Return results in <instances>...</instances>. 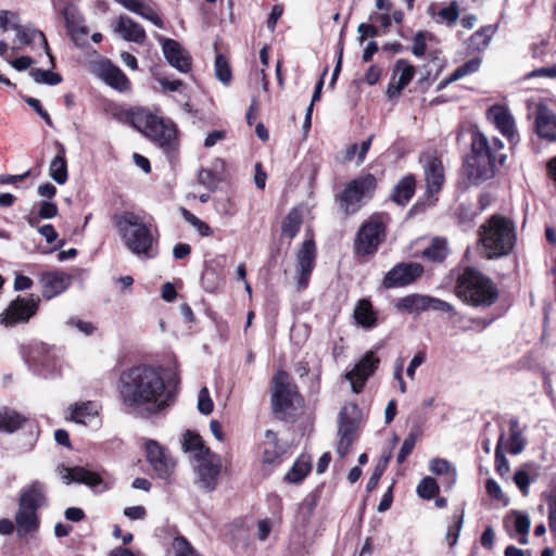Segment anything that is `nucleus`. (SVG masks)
Instances as JSON below:
<instances>
[{
	"mask_svg": "<svg viewBox=\"0 0 556 556\" xmlns=\"http://www.w3.org/2000/svg\"><path fill=\"white\" fill-rule=\"evenodd\" d=\"M302 222L303 217L300 210L292 208L282 222V235L289 237L290 239L294 238L300 230Z\"/></svg>",
	"mask_w": 556,
	"mask_h": 556,
	"instance_id": "nucleus-39",
	"label": "nucleus"
},
{
	"mask_svg": "<svg viewBox=\"0 0 556 556\" xmlns=\"http://www.w3.org/2000/svg\"><path fill=\"white\" fill-rule=\"evenodd\" d=\"M503 441H504V433L501 434L500 440L496 445V448H495V469H496L497 473L502 477L506 476L509 472L508 460L502 451Z\"/></svg>",
	"mask_w": 556,
	"mask_h": 556,
	"instance_id": "nucleus-51",
	"label": "nucleus"
},
{
	"mask_svg": "<svg viewBox=\"0 0 556 556\" xmlns=\"http://www.w3.org/2000/svg\"><path fill=\"white\" fill-rule=\"evenodd\" d=\"M114 29L126 41L142 43L147 37L142 26L126 15L119 16Z\"/></svg>",
	"mask_w": 556,
	"mask_h": 556,
	"instance_id": "nucleus-28",
	"label": "nucleus"
},
{
	"mask_svg": "<svg viewBox=\"0 0 556 556\" xmlns=\"http://www.w3.org/2000/svg\"><path fill=\"white\" fill-rule=\"evenodd\" d=\"M481 65V59L473 58L463 65L458 66L453 73H452V79H460L467 75L476 73Z\"/></svg>",
	"mask_w": 556,
	"mask_h": 556,
	"instance_id": "nucleus-52",
	"label": "nucleus"
},
{
	"mask_svg": "<svg viewBox=\"0 0 556 556\" xmlns=\"http://www.w3.org/2000/svg\"><path fill=\"white\" fill-rule=\"evenodd\" d=\"M535 129L539 137L556 141V114L546 105H539L535 117Z\"/></svg>",
	"mask_w": 556,
	"mask_h": 556,
	"instance_id": "nucleus-26",
	"label": "nucleus"
},
{
	"mask_svg": "<svg viewBox=\"0 0 556 556\" xmlns=\"http://www.w3.org/2000/svg\"><path fill=\"white\" fill-rule=\"evenodd\" d=\"M29 75L37 84L54 86L62 80L59 74L49 70L31 68Z\"/></svg>",
	"mask_w": 556,
	"mask_h": 556,
	"instance_id": "nucleus-45",
	"label": "nucleus"
},
{
	"mask_svg": "<svg viewBox=\"0 0 556 556\" xmlns=\"http://www.w3.org/2000/svg\"><path fill=\"white\" fill-rule=\"evenodd\" d=\"M58 471L61 476V479L64 483L68 484L71 482L84 483L92 489L101 486V490H108V484L103 481V479L93 471H90L84 467H65L60 466Z\"/></svg>",
	"mask_w": 556,
	"mask_h": 556,
	"instance_id": "nucleus-16",
	"label": "nucleus"
},
{
	"mask_svg": "<svg viewBox=\"0 0 556 556\" xmlns=\"http://www.w3.org/2000/svg\"><path fill=\"white\" fill-rule=\"evenodd\" d=\"M485 490L490 496L494 497L497 501H504L505 504H507L504 493L502 492L500 484L495 480L488 479L485 483Z\"/></svg>",
	"mask_w": 556,
	"mask_h": 556,
	"instance_id": "nucleus-61",
	"label": "nucleus"
},
{
	"mask_svg": "<svg viewBox=\"0 0 556 556\" xmlns=\"http://www.w3.org/2000/svg\"><path fill=\"white\" fill-rule=\"evenodd\" d=\"M514 481L523 495L529 494L530 479L529 475L525 470H518L514 476Z\"/></svg>",
	"mask_w": 556,
	"mask_h": 556,
	"instance_id": "nucleus-60",
	"label": "nucleus"
},
{
	"mask_svg": "<svg viewBox=\"0 0 556 556\" xmlns=\"http://www.w3.org/2000/svg\"><path fill=\"white\" fill-rule=\"evenodd\" d=\"M354 318L356 323L364 328H372L376 326L377 315L368 300L363 299L357 302L354 309Z\"/></svg>",
	"mask_w": 556,
	"mask_h": 556,
	"instance_id": "nucleus-33",
	"label": "nucleus"
},
{
	"mask_svg": "<svg viewBox=\"0 0 556 556\" xmlns=\"http://www.w3.org/2000/svg\"><path fill=\"white\" fill-rule=\"evenodd\" d=\"M298 402H300V395L289 375L285 371L277 372L271 394L274 413L282 418L287 410Z\"/></svg>",
	"mask_w": 556,
	"mask_h": 556,
	"instance_id": "nucleus-8",
	"label": "nucleus"
},
{
	"mask_svg": "<svg viewBox=\"0 0 556 556\" xmlns=\"http://www.w3.org/2000/svg\"><path fill=\"white\" fill-rule=\"evenodd\" d=\"M25 422V418L18 413L9 409L0 410V431L14 432Z\"/></svg>",
	"mask_w": 556,
	"mask_h": 556,
	"instance_id": "nucleus-40",
	"label": "nucleus"
},
{
	"mask_svg": "<svg viewBox=\"0 0 556 556\" xmlns=\"http://www.w3.org/2000/svg\"><path fill=\"white\" fill-rule=\"evenodd\" d=\"M146 457L157 478L167 480L174 475L176 462L159 442L146 441Z\"/></svg>",
	"mask_w": 556,
	"mask_h": 556,
	"instance_id": "nucleus-11",
	"label": "nucleus"
},
{
	"mask_svg": "<svg viewBox=\"0 0 556 556\" xmlns=\"http://www.w3.org/2000/svg\"><path fill=\"white\" fill-rule=\"evenodd\" d=\"M430 470L435 475H448L452 482H455L456 469L446 459L433 458L430 462Z\"/></svg>",
	"mask_w": 556,
	"mask_h": 556,
	"instance_id": "nucleus-49",
	"label": "nucleus"
},
{
	"mask_svg": "<svg viewBox=\"0 0 556 556\" xmlns=\"http://www.w3.org/2000/svg\"><path fill=\"white\" fill-rule=\"evenodd\" d=\"M162 45V51L170 66L180 73H188L192 66L190 53L176 40L169 38H157Z\"/></svg>",
	"mask_w": 556,
	"mask_h": 556,
	"instance_id": "nucleus-14",
	"label": "nucleus"
},
{
	"mask_svg": "<svg viewBox=\"0 0 556 556\" xmlns=\"http://www.w3.org/2000/svg\"><path fill=\"white\" fill-rule=\"evenodd\" d=\"M456 294L468 304L489 306L495 302L497 290L488 277L468 267L458 277Z\"/></svg>",
	"mask_w": 556,
	"mask_h": 556,
	"instance_id": "nucleus-5",
	"label": "nucleus"
},
{
	"mask_svg": "<svg viewBox=\"0 0 556 556\" xmlns=\"http://www.w3.org/2000/svg\"><path fill=\"white\" fill-rule=\"evenodd\" d=\"M349 413L350 408L344 407L340 413L339 418V443L337 452L342 458L349 453L351 445L355 441L358 428L357 420L354 417L349 416Z\"/></svg>",
	"mask_w": 556,
	"mask_h": 556,
	"instance_id": "nucleus-18",
	"label": "nucleus"
},
{
	"mask_svg": "<svg viewBox=\"0 0 556 556\" xmlns=\"http://www.w3.org/2000/svg\"><path fill=\"white\" fill-rule=\"evenodd\" d=\"M101 76L108 85L119 91L129 89L130 83L128 78L117 66L112 64L103 66Z\"/></svg>",
	"mask_w": 556,
	"mask_h": 556,
	"instance_id": "nucleus-31",
	"label": "nucleus"
},
{
	"mask_svg": "<svg viewBox=\"0 0 556 556\" xmlns=\"http://www.w3.org/2000/svg\"><path fill=\"white\" fill-rule=\"evenodd\" d=\"M12 29H14L16 31V41L21 46L28 45L36 37H39L46 53L49 55L51 63H53V58L50 54L48 41H47L45 35L41 31H39L37 29L24 28L18 23H16V22L12 23Z\"/></svg>",
	"mask_w": 556,
	"mask_h": 556,
	"instance_id": "nucleus-32",
	"label": "nucleus"
},
{
	"mask_svg": "<svg viewBox=\"0 0 556 556\" xmlns=\"http://www.w3.org/2000/svg\"><path fill=\"white\" fill-rule=\"evenodd\" d=\"M97 414V407L91 402L75 405L72 409L71 419L78 424H86V420Z\"/></svg>",
	"mask_w": 556,
	"mask_h": 556,
	"instance_id": "nucleus-43",
	"label": "nucleus"
},
{
	"mask_svg": "<svg viewBox=\"0 0 556 556\" xmlns=\"http://www.w3.org/2000/svg\"><path fill=\"white\" fill-rule=\"evenodd\" d=\"M459 17V9L457 2H452L450 5L444 7L438 12V23H444L447 26H453Z\"/></svg>",
	"mask_w": 556,
	"mask_h": 556,
	"instance_id": "nucleus-47",
	"label": "nucleus"
},
{
	"mask_svg": "<svg viewBox=\"0 0 556 556\" xmlns=\"http://www.w3.org/2000/svg\"><path fill=\"white\" fill-rule=\"evenodd\" d=\"M182 215H184L185 219L190 225H192L201 236L210 237L213 235L212 228L205 222L201 220L195 215L191 214L189 211L184 208Z\"/></svg>",
	"mask_w": 556,
	"mask_h": 556,
	"instance_id": "nucleus-53",
	"label": "nucleus"
},
{
	"mask_svg": "<svg viewBox=\"0 0 556 556\" xmlns=\"http://www.w3.org/2000/svg\"><path fill=\"white\" fill-rule=\"evenodd\" d=\"M197 465V483L201 489L206 492H212L217 488L218 477L222 471L220 456L211 452L204 451L200 458L195 459Z\"/></svg>",
	"mask_w": 556,
	"mask_h": 556,
	"instance_id": "nucleus-10",
	"label": "nucleus"
},
{
	"mask_svg": "<svg viewBox=\"0 0 556 556\" xmlns=\"http://www.w3.org/2000/svg\"><path fill=\"white\" fill-rule=\"evenodd\" d=\"M214 71L216 78L223 83L224 85H228L231 81V70L226 60V58L222 54H218L215 58Z\"/></svg>",
	"mask_w": 556,
	"mask_h": 556,
	"instance_id": "nucleus-46",
	"label": "nucleus"
},
{
	"mask_svg": "<svg viewBox=\"0 0 556 556\" xmlns=\"http://www.w3.org/2000/svg\"><path fill=\"white\" fill-rule=\"evenodd\" d=\"M496 31L497 25H486L481 27L468 39V49L478 52L484 51L491 43Z\"/></svg>",
	"mask_w": 556,
	"mask_h": 556,
	"instance_id": "nucleus-30",
	"label": "nucleus"
},
{
	"mask_svg": "<svg viewBox=\"0 0 556 556\" xmlns=\"http://www.w3.org/2000/svg\"><path fill=\"white\" fill-rule=\"evenodd\" d=\"M316 247L313 239H307L303 242L301 249L296 254L298 262V286L299 289L307 287L311 274L315 266Z\"/></svg>",
	"mask_w": 556,
	"mask_h": 556,
	"instance_id": "nucleus-17",
	"label": "nucleus"
},
{
	"mask_svg": "<svg viewBox=\"0 0 556 556\" xmlns=\"http://www.w3.org/2000/svg\"><path fill=\"white\" fill-rule=\"evenodd\" d=\"M147 137L151 138L164 150L170 151L176 147L177 142L176 125L169 119L157 117Z\"/></svg>",
	"mask_w": 556,
	"mask_h": 556,
	"instance_id": "nucleus-19",
	"label": "nucleus"
},
{
	"mask_svg": "<svg viewBox=\"0 0 556 556\" xmlns=\"http://www.w3.org/2000/svg\"><path fill=\"white\" fill-rule=\"evenodd\" d=\"M417 437L415 433H409L403 441L402 447L397 454V463L402 464L406 457L412 453L415 447Z\"/></svg>",
	"mask_w": 556,
	"mask_h": 556,
	"instance_id": "nucleus-56",
	"label": "nucleus"
},
{
	"mask_svg": "<svg viewBox=\"0 0 556 556\" xmlns=\"http://www.w3.org/2000/svg\"><path fill=\"white\" fill-rule=\"evenodd\" d=\"M157 117L147 109L135 108L123 112L119 119L148 136Z\"/></svg>",
	"mask_w": 556,
	"mask_h": 556,
	"instance_id": "nucleus-24",
	"label": "nucleus"
},
{
	"mask_svg": "<svg viewBox=\"0 0 556 556\" xmlns=\"http://www.w3.org/2000/svg\"><path fill=\"white\" fill-rule=\"evenodd\" d=\"M138 15L141 17L150 21L155 26L162 28L163 27V21L157 14L155 10H153L150 5L143 3L142 9L139 11Z\"/></svg>",
	"mask_w": 556,
	"mask_h": 556,
	"instance_id": "nucleus-57",
	"label": "nucleus"
},
{
	"mask_svg": "<svg viewBox=\"0 0 556 556\" xmlns=\"http://www.w3.org/2000/svg\"><path fill=\"white\" fill-rule=\"evenodd\" d=\"M415 192V178L413 176L404 177L394 188L392 192V200L400 204L405 205Z\"/></svg>",
	"mask_w": 556,
	"mask_h": 556,
	"instance_id": "nucleus-36",
	"label": "nucleus"
},
{
	"mask_svg": "<svg viewBox=\"0 0 556 556\" xmlns=\"http://www.w3.org/2000/svg\"><path fill=\"white\" fill-rule=\"evenodd\" d=\"M482 253L489 260L508 255L516 243V228L511 219L493 215L479 228Z\"/></svg>",
	"mask_w": 556,
	"mask_h": 556,
	"instance_id": "nucleus-4",
	"label": "nucleus"
},
{
	"mask_svg": "<svg viewBox=\"0 0 556 556\" xmlns=\"http://www.w3.org/2000/svg\"><path fill=\"white\" fill-rule=\"evenodd\" d=\"M384 238L386 223L381 215H374L358 230L355 250L359 255H371Z\"/></svg>",
	"mask_w": 556,
	"mask_h": 556,
	"instance_id": "nucleus-7",
	"label": "nucleus"
},
{
	"mask_svg": "<svg viewBox=\"0 0 556 556\" xmlns=\"http://www.w3.org/2000/svg\"><path fill=\"white\" fill-rule=\"evenodd\" d=\"M488 118L503 136L510 140L515 137V119L505 106L498 104L491 106L488 110Z\"/></svg>",
	"mask_w": 556,
	"mask_h": 556,
	"instance_id": "nucleus-25",
	"label": "nucleus"
},
{
	"mask_svg": "<svg viewBox=\"0 0 556 556\" xmlns=\"http://www.w3.org/2000/svg\"><path fill=\"white\" fill-rule=\"evenodd\" d=\"M282 454L283 450L278 445L277 434L271 430H267L265 432L263 462L268 465L275 464Z\"/></svg>",
	"mask_w": 556,
	"mask_h": 556,
	"instance_id": "nucleus-35",
	"label": "nucleus"
},
{
	"mask_svg": "<svg viewBox=\"0 0 556 556\" xmlns=\"http://www.w3.org/2000/svg\"><path fill=\"white\" fill-rule=\"evenodd\" d=\"M72 277L63 271L45 273L40 277L42 286V295L51 300L63 293L71 285Z\"/></svg>",
	"mask_w": 556,
	"mask_h": 556,
	"instance_id": "nucleus-23",
	"label": "nucleus"
},
{
	"mask_svg": "<svg viewBox=\"0 0 556 556\" xmlns=\"http://www.w3.org/2000/svg\"><path fill=\"white\" fill-rule=\"evenodd\" d=\"M516 419L510 420V438H509V452L514 455L520 454L526 445V441L518 428Z\"/></svg>",
	"mask_w": 556,
	"mask_h": 556,
	"instance_id": "nucleus-44",
	"label": "nucleus"
},
{
	"mask_svg": "<svg viewBox=\"0 0 556 556\" xmlns=\"http://www.w3.org/2000/svg\"><path fill=\"white\" fill-rule=\"evenodd\" d=\"M503 148L504 144L498 138L490 141L482 132L472 135L471 153L465 165L471 184L479 185L494 177L496 164H503L506 160V155L500 153Z\"/></svg>",
	"mask_w": 556,
	"mask_h": 556,
	"instance_id": "nucleus-3",
	"label": "nucleus"
},
{
	"mask_svg": "<svg viewBox=\"0 0 556 556\" xmlns=\"http://www.w3.org/2000/svg\"><path fill=\"white\" fill-rule=\"evenodd\" d=\"M530 526V519L526 514L516 513L515 529L519 534L528 535Z\"/></svg>",
	"mask_w": 556,
	"mask_h": 556,
	"instance_id": "nucleus-58",
	"label": "nucleus"
},
{
	"mask_svg": "<svg viewBox=\"0 0 556 556\" xmlns=\"http://www.w3.org/2000/svg\"><path fill=\"white\" fill-rule=\"evenodd\" d=\"M426 193L428 197L437 194L444 182V168L441 160L434 154H425L422 157Z\"/></svg>",
	"mask_w": 556,
	"mask_h": 556,
	"instance_id": "nucleus-15",
	"label": "nucleus"
},
{
	"mask_svg": "<svg viewBox=\"0 0 556 556\" xmlns=\"http://www.w3.org/2000/svg\"><path fill=\"white\" fill-rule=\"evenodd\" d=\"M18 504L35 510L45 507L47 505V485L38 480L25 485L20 492Z\"/></svg>",
	"mask_w": 556,
	"mask_h": 556,
	"instance_id": "nucleus-22",
	"label": "nucleus"
},
{
	"mask_svg": "<svg viewBox=\"0 0 556 556\" xmlns=\"http://www.w3.org/2000/svg\"><path fill=\"white\" fill-rule=\"evenodd\" d=\"M312 460L308 455L302 454L293 464L292 468L287 472L285 480L289 483L301 482L311 471Z\"/></svg>",
	"mask_w": 556,
	"mask_h": 556,
	"instance_id": "nucleus-34",
	"label": "nucleus"
},
{
	"mask_svg": "<svg viewBox=\"0 0 556 556\" xmlns=\"http://www.w3.org/2000/svg\"><path fill=\"white\" fill-rule=\"evenodd\" d=\"M62 14L65 20L66 27L74 40H78L80 36L87 35L88 30L84 25L83 17L75 7H65Z\"/></svg>",
	"mask_w": 556,
	"mask_h": 556,
	"instance_id": "nucleus-29",
	"label": "nucleus"
},
{
	"mask_svg": "<svg viewBox=\"0 0 556 556\" xmlns=\"http://www.w3.org/2000/svg\"><path fill=\"white\" fill-rule=\"evenodd\" d=\"M38 510L20 506L15 513V523L18 536H26L39 528Z\"/></svg>",
	"mask_w": 556,
	"mask_h": 556,
	"instance_id": "nucleus-27",
	"label": "nucleus"
},
{
	"mask_svg": "<svg viewBox=\"0 0 556 556\" xmlns=\"http://www.w3.org/2000/svg\"><path fill=\"white\" fill-rule=\"evenodd\" d=\"M371 141H372V136H370L367 140H365L362 144H361V148L358 150V146L356 143H352L350 144L346 150H345V160L346 161H351L353 160V157L355 156V154L357 153V164H361L364 162L365 157H366V154L367 152L369 151L370 149V146H371Z\"/></svg>",
	"mask_w": 556,
	"mask_h": 556,
	"instance_id": "nucleus-48",
	"label": "nucleus"
},
{
	"mask_svg": "<svg viewBox=\"0 0 556 556\" xmlns=\"http://www.w3.org/2000/svg\"><path fill=\"white\" fill-rule=\"evenodd\" d=\"M426 48H427V46H426L425 35H424V33L419 31L414 37L412 51H413L414 55L422 56V55H425Z\"/></svg>",
	"mask_w": 556,
	"mask_h": 556,
	"instance_id": "nucleus-64",
	"label": "nucleus"
},
{
	"mask_svg": "<svg viewBox=\"0 0 556 556\" xmlns=\"http://www.w3.org/2000/svg\"><path fill=\"white\" fill-rule=\"evenodd\" d=\"M147 137L151 138L164 150L170 151L176 147L177 142L176 125L169 119L157 117Z\"/></svg>",
	"mask_w": 556,
	"mask_h": 556,
	"instance_id": "nucleus-20",
	"label": "nucleus"
},
{
	"mask_svg": "<svg viewBox=\"0 0 556 556\" xmlns=\"http://www.w3.org/2000/svg\"><path fill=\"white\" fill-rule=\"evenodd\" d=\"M415 67L405 60H397L393 68V78L387 89L390 99L397 98L401 91L410 83Z\"/></svg>",
	"mask_w": 556,
	"mask_h": 556,
	"instance_id": "nucleus-21",
	"label": "nucleus"
},
{
	"mask_svg": "<svg viewBox=\"0 0 556 556\" xmlns=\"http://www.w3.org/2000/svg\"><path fill=\"white\" fill-rule=\"evenodd\" d=\"M548 504V526L552 532H556V493L547 498Z\"/></svg>",
	"mask_w": 556,
	"mask_h": 556,
	"instance_id": "nucleus-63",
	"label": "nucleus"
},
{
	"mask_svg": "<svg viewBox=\"0 0 556 556\" xmlns=\"http://www.w3.org/2000/svg\"><path fill=\"white\" fill-rule=\"evenodd\" d=\"M124 247L140 258H154L159 253L160 233L157 228L134 212H122L113 216Z\"/></svg>",
	"mask_w": 556,
	"mask_h": 556,
	"instance_id": "nucleus-2",
	"label": "nucleus"
},
{
	"mask_svg": "<svg viewBox=\"0 0 556 556\" xmlns=\"http://www.w3.org/2000/svg\"><path fill=\"white\" fill-rule=\"evenodd\" d=\"M379 364V358L372 351L367 352L359 362L345 374V379L350 381L352 391L359 393L366 380L375 372Z\"/></svg>",
	"mask_w": 556,
	"mask_h": 556,
	"instance_id": "nucleus-13",
	"label": "nucleus"
},
{
	"mask_svg": "<svg viewBox=\"0 0 556 556\" xmlns=\"http://www.w3.org/2000/svg\"><path fill=\"white\" fill-rule=\"evenodd\" d=\"M417 494L426 500L432 498L439 492V485L431 477H425L417 485Z\"/></svg>",
	"mask_w": 556,
	"mask_h": 556,
	"instance_id": "nucleus-50",
	"label": "nucleus"
},
{
	"mask_svg": "<svg viewBox=\"0 0 556 556\" xmlns=\"http://www.w3.org/2000/svg\"><path fill=\"white\" fill-rule=\"evenodd\" d=\"M182 448L186 452H193L195 459L200 458L202 454L204 455V451H210V448L204 446L201 437L191 431H187L184 434Z\"/></svg>",
	"mask_w": 556,
	"mask_h": 556,
	"instance_id": "nucleus-41",
	"label": "nucleus"
},
{
	"mask_svg": "<svg viewBox=\"0 0 556 556\" xmlns=\"http://www.w3.org/2000/svg\"><path fill=\"white\" fill-rule=\"evenodd\" d=\"M424 268L418 263H399L384 276L382 285L387 289L401 288L421 276Z\"/></svg>",
	"mask_w": 556,
	"mask_h": 556,
	"instance_id": "nucleus-12",
	"label": "nucleus"
},
{
	"mask_svg": "<svg viewBox=\"0 0 556 556\" xmlns=\"http://www.w3.org/2000/svg\"><path fill=\"white\" fill-rule=\"evenodd\" d=\"M178 383V378L165 381L156 367L139 365L121 374L117 389L125 407L155 415L174 404Z\"/></svg>",
	"mask_w": 556,
	"mask_h": 556,
	"instance_id": "nucleus-1",
	"label": "nucleus"
},
{
	"mask_svg": "<svg viewBox=\"0 0 556 556\" xmlns=\"http://www.w3.org/2000/svg\"><path fill=\"white\" fill-rule=\"evenodd\" d=\"M198 409L203 415H210L213 410V402L211 400L207 388L203 387L198 395Z\"/></svg>",
	"mask_w": 556,
	"mask_h": 556,
	"instance_id": "nucleus-55",
	"label": "nucleus"
},
{
	"mask_svg": "<svg viewBox=\"0 0 556 556\" xmlns=\"http://www.w3.org/2000/svg\"><path fill=\"white\" fill-rule=\"evenodd\" d=\"M64 153L63 147H60V153L51 161L49 166L50 177L59 185H64L68 178Z\"/></svg>",
	"mask_w": 556,
	"mask_h": 556,
	"instance_id": "nucleus-37",
	"label": "nucleus"
},
{
	"mask_svg": "<svg viewBox=\"0 0 556 556\" xmlns=\"http://www.w3.org/2000/svg\"><path fill=\"white\" fill-rule=\"evenodd\" d=\"M448 253L447 241L443 238H434L430 245L424 250L422 256L432 262H442Z\"/></svg>",
	"mask_w": 556,
	"mask_h": 556,
	"instance_id": "nucleus-38",
	"label": "nucleus"
},
{
	"mask_svg": "<svg viewBox=\"0 0 556 556\" xmlns=\"http://www.w3.org/2000/svg\"><path fill=\"white\" fill-rule=\"evenodd\" d=\"M40 299L30 294L28 298L17 296L0 315V323L7 327L27 323L38 311Z\"/></svg>",
	"mask_w": 556,
	"mask_h": 556,
	"instance_id": "nucleus-9",
	"label": "nucleus"
},
{
	"mask_svg": "<svg viewBox=\"0 0 556 556\" xmlns=\"http://www.w3.org/2000/svg\"><path fill=\"white\" fill-rule=\"evenodd\" d=\"M175 556H200L184 536H176L173 542Z\"/></svg>",
	"mask_w": 556,
	"mask_h": 556,
	"instance_id": "nucleus-54",
	"label": "nucleus"
},
{
	"mask_svg": "<svg viewBox=\"0 0 556 556\" xmlns=\"http://www.w3.org/2000/svg\"><path fill=\"white\" fill-rule=\"evenodd\" d=\"M375 188L376 178L371 174H366L353 179L348 184L339 198L340 208H342L346 214L357 212L363 200L370 198Z\"/></svg>",
	"mask_w": 556,
	"mask_h": 556,
	"instance_id": "nucleus-6",
	"label": "nucleus"
},
{
	"mask_svg": "<svg viewBox=\"0 0 556 556\" xmlns=\"http://www.w3.org/2000/svg\"><path fill=\"white\" fill-rule=\"evenodd\" d=\"M25 102L30 108H33L36 111V113L39 116H41L49 126L52 125V121L50 118V115L48 114V112L46 110L42 109L41 103H40V101L38 99L31 98V97H27V98H25Z\"/></svg>",
	"mask_w": 556,
	"mask_h": 556,
	"instance_id": "nucleus-62",
	"label": "nucleus"
},
{
	"mask_svg": "<svg viewBox=\"0 0 556 556\" xmlns=\"http://www.w3.org/2000/svg\"><path fill=\"white\" fill-rule=\"evenodd\" d=\"M429 295L413 294L401 300L399 306L409 313H419L427 311Z\"/></svg>",
	"mask_w": 556,
	"mask_h": 556,
	"instance_id": "nucleus-42",
	"label": "nucleus"
},
{
	"mask_svg": "<svg viewBox=\"0 0 556 556\" xmlns=\"http://www.w3.org/2000/svg\"><path fill=\"white\" fill-rule=\"evenodd\" d=\"M58 212H59V210H58V206L55 203L49 202V201H43L40 204L38 216L41 218H45V219H50V218L55 217L58 215Z\"/></svg>",
	"mask_w": 556,
	"mask_h": 556,
	"instance_id": "nucleus-59",
	"label": "nucleus"
}]
</instances>
